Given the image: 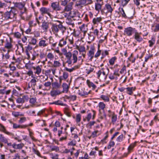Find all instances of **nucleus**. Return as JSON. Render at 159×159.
<instances>
[{"label":"nucleus","instance_id":"14","mask_svg":"<svg viewBox=\"0 0 159 159\" xmlns=\"http://www.w3.org/2000/svg\"><path fill=\"white\" fill-rule=\"evenodd\" d=\"M87 83L89 87L90 88L92 87V89L93 90L95 89L96 88V86L93 83L90 82L88 80H87Z\"/></svg>","mask_w":159,"mask_h":159},{"label":"nucleus","instance_id":"27","mask_svg":"<svg viewBox=\"0 0 159 159\" xmlns=\"http://www.w3.org/2000/svg\"><path fill=\"white\" fill-rule=\"evenodd\" d=\"M116 59V57H112L109 61L110 64L111 65H113L114 63V62Z\"/></svg>","mask_w":159,"mask_h":159},{"label":"nucleus","instance_id":"35","mask_svg":"<svg viewBox=\"0 0 159 159\" xmlns=\"http://www.w3.org/2000/svg\"><path fill=\"white\" fill-rule=\"evenodd\" d=\"M77 48L80 52H84L85 51V48L83 46L79 47Z\"/></svg>","mask_w":159,"mask_h":159},{"label":"nucleus","instance_id":"47","mask_svg":"<svg viewBox=\"0 0 159 159\" xmlns=\"http://www.w3.org/2000/svg\"><path fill=\"white\" fill-rule=\"evenodd\" d=\"M135 144H132L130 145L128 148V150L129 152H130L131 150L134 147Z\"/></svg>","mask_w":159,"mask_h":159},{"label":"nucleus","instance_id":"8","mask_svg":"<svg viewBox=\"0 0 159 159\" xmlns=\"http://www.w3.org/2000/svg\"><path fill=\"white\" fill-rule=\"evenodd\" d=\"M48 25V23L44 20L42 22V27L44 31L47 32V31L49 27Z\"/></svg>","mask_w":159,"mask_h":159},{"label":"nucleus","instance_id":"62","mask_svg":"<svg viewBox=\"0 0 159 159\" xmlns=\"http://www.w3.org/2000/svg\"><path fill=\"white\" fill-rule=\"evenodd\" d=\"M69 98L71 100L74 101L76 100V95H70L69 96Z\"/></svg>","mask_w":159,"mask_h":159},{"label":"nucleus","instance_id":"57","mask_svg":"<svg viewBox=\"0 0 159 159\" xmlns=\"http://www.w3.org/2000/svg\"><path fill=\"white\" fill-rule=\"evenodd\" d=\"M51 150L52 151H55L57 152L59 150V148L57 146H54L51 148Z\"/></svg>","mask_w":159,"mask_h":159},{"label":"nucleus","instance_id":"53","mask_svg":"<svg viewBox=\"0 0 159 159\" xmlns=\"http://www.w3.org/2000/svg\"><path fill=\"white\" fill-rule=\"evenodd\" d=\"M16 7L20 9H22L24 7V6L21 3H18L16 5Z\"/></svg>","mask_w":159,"mask_h":159},{"label":"nucleus","instance_id":"23","mask_svg":"<svg viewBox=\"0 0 159 159\" xmlns=\"http://www.w3.org/2000/svg\"><path fill=\"white\" fill-rule=\"evenodd\" d=\"M0 140L2 142L4 143H7V139L2 134L0 135Z\"/></svg>","mask_w":159,"mask_h":159},{"label":"nucleus","instance_id":"1","mask_svg":"<svg viewBox=\"0 0 159 159\" xmlns=\"http://www.w3.org/2000/svg\"><path fill=\"white\" fill-rule=\"evenodd\" d=\"M131 27H129L125 29L124 34L128 36H131L134 33V30Z\"/></svg>","mask_w":159,"mask_h":159},{"label":"nucleus","instance_id":"45","mask_svg":"<svg viewBox=\"0 0 159 159\" xmlns=\"http://www.w3.org/2000/svg\"><path fill=\"white\" fill-rule=\"evenodd\" d=\"M72 54L70 52H69L65 54L66 57V58H71L72 57Z\"/></svg>","mask_w":159,"mask_h":159},{"label":"nucleus","instance_id":"63","mask_svg":"<svg viewBox=\"0 0 159 159\" xmlns=\"http://www.w3.org/2000/svg\"><path fill=\"white\" fill-rule=\"evenodd\" d=\"M155 27V28L154 30V32H157L159 30V23L156 25Z\"/></svg>","mask_w":159,"mask_h":159},{"label":"nucleus","instance_id":"7","mask_svg":"<svg viewBox=\"0 0 159 159\" xmlns=\"http://www.w3.org/2000/svg\"><path fill=\"white\" fill-rule=\"evenodd\" d=\"M78 54V52L76 50H75L73 52V53L72 54L73 60V63H75L77 62V56Z\"/></svg>","mask_w":159,"mask_h":159},{"label":"nucleus","instance_id":"46","mask_svg":"<svg viewBox=\"0 0 159 159\" xmlns=\"http://www.w3.org/2000/svg\"><path fill=\"white\" fill-rule=\"evenodd\" d=\"M22 98L24 102L25 101H28L29 98L28 95H24L22 97Z\"/></svg>","mask_w":159,"mask_h":159},{"label":"nucleus","instance_id":"26","mask_svg":"<svg viewBox=\"0 0 159 159\" xmlns=\"http://www.w3.org/2000/svg\"><path fill=\"white\" fill-rule=\"evenodd\" d=\"M78 68V66H76L71 69H69L67 67H65V69L67 71L70 72L75 70V69Z\"/></svg>","mask_w":159,"mask_h":159},{"label":"nucleus","instance_id":"24","mask_svg":"<svg viewBox=\"0 0 159 159\" xmlns=\"http://www.w3.org/2000/svg\"><path fill=\"white\" fill-rule=\"evenodd\" d=\"M12 45L10 42L7 41V43L5 45V48L8 49H10L12 48Z\"/></svg>","mask_w":159,"mask_h":159},{"label":"nucleus","instance_id":"52","mask_svg":"<svg viewBox=\"0 0 159 159\" xmlns=\"http://www.w3.org/2000/svg\"><path fill=\"white\" fill-rule=\"evenodd\" d=\"M30 43H31V44H32L33 45H35L36 43V40L35 39L32 38L30 42Z\"/></svg>","mask_w":159,"mask_h":159},{"label":"nucleus","instance_id":"20","mask_svg":"<svg viewBox=\"0 0 159 159\" xmlns=\"http://www.w3.org/2000/svg\"><path fill=\"white\" fill-rule=\"evenodd\" d=\"M66 22L68 25H72V27H73L74 25V24L72 20L70 18H69L68 17H67L66 20Z\"/></svg>","mask_w":159,"mask_h":159},{"label":"nucleus","instance_id":"42","mask_svg":"<svg viewBox=\"0 0 159 159\" xmlns=\"http://www.w3.org/2000/svg\"><path fill=\"white\" fill-rule=\"evenodd\" d=\"M155 39L152 38V39L150 40L149 41V46L150 47H152L155 43Z\"/></svg>","mask_w":159,"mask_h":159},{"label":"nucleus","instance_id":"9","mask_svg":"<svg viewBox=\"0 0 159 159\" xmlns=\"http://www.w3.org/2000/svg\"><path fill=\"white\" fill-rule=\"evenodd\" d=\"M87 25H85V24H83L80 27V30L84 33L85 34L88 31V28H87Z\"/></svg>","mask_w":159,"mask_h":159},{"label":"nucleus","instance_id":"5","mask_svg":"<svg viewBox=\"0 0 159 159\" xmlns=\"http://www.w3.org/2000/svg\"><path fill=\"white\" fill-rule=\"evenodd\" d=\"M67 11L66 14H69L68 17L69 16L73 18L74 17H76V14L77 11Z\"/></svg>","mask_w":159,"mask_h":159},{"label":"nucleus","instance_id":"19","mask_svg":"<svg viewBox=\"0 0 159 159\" xmlns=\"http://www.w3.org/2000/svg\"><path fill=\"white\" fill-rule=\"evenodd\" d=\"M28 125H18L16 124L13 123V128L14 129H17V128H25L26 127H27Z\"/></svg>","mask_w":159,"mask_h":159},{"label":"nucleus","instance_id":"21","mask_svg":"<svg viewBox=\"0 0 159 159\" xmlns=\"http://www.w3.org/2000/svg\"><path fill=\"white\" fill-rule=\"evenodd\" d=\"M47 45L48 43H46V41L45 40H41L39 41V45L40 47H45Z\"/></svg>","mask_w":159,"mask_h":159},{"label":"nucleus","instance_id":"12","mask_svg":"<svg viewBox=\"0 0 159 159\" xmlns=\"http://www.w3.org/2000/svg\"><path fill=\"white\" fill-rule=\"evenodd\" d=\"M52 31L54 33H57L59 31V28H58V25L56 24H53L52 27Z\"/></svg>","mask_w":159,"mask_h":159},{"label":"nucleus","instance_id":"29","mask_svg":"<svg viewBox=\"0 0 159 159\" xmlns=\"http://www.w3.org/2000/svg\"><path fill=\"white\" fill-rule=\"evenodd\" d=\"M66 41L64 40L63 39H62L60 40L59 43V45L61 47H62L64 45L66 44Z\"/></svg>","mask_w":159,"mask_h":159},{"label":"nucleus","instance_id":"54","mask_svg":"<svg viewBox=\"0 0 159 159\" xmlns=\"http://www.w3.org/2000/svg\"><path fill=\"white\" fill-rule=\"evenodd\" d=\"M101 50L98 49V51H97V52L94 55V57L95 58L98 57H99L101 53Z\"/></svg>","mask_w":159,"mask_h":159},{"label":"nucleus","instance_id":"32","mask_svg":"<svg viewBox=\"0 0 159 159\" xmlns=\"http://www.w3.org/2000/svg\"><path fill=\"white\" fill-rule=\"evenodd\" d=\"M94 70V68L92 67H89L87 68V69H86V73L87 74H89L90 73L92 72Z\"/></svg>","mask_w":159,"mask_h":159},{"label":"nucleus","instance_id":"16","mask_svg":"<svg viewBox=\"0 0 159 159\" xmlns=\"http://www.w3.org/2000/svg\"><path fill=\"white\" fill-rule=\"evenodd\" d=\"M73 2H70L65 7L64 10H71L72 9Z\"/></svg>","mask_w":159,"mask_h":159},{"label":"nucleus","instance_id":"11","mask_svg":"<svg viewBox=\"0 0 159 159\" xmlns=\"http://www.w3.org/2000/svg\"><path fill=\"white\" fill-rule=\"evenodd\" d=\"M32 68H33L34 70H36V71L34 72L35 74L39 75L41 73V68L39 66H38L36 67L32 66Z\"/></svg>","mask_w":159,"mask_h":159},{"label":"nucleus","instance_id":"55","mask_svg":"<svg viewBox=\"0 0 159 159\" xmlns=\"http://www.w3.org/2000/svg\"><path fill=\"white\" fill-rule=\"evenodd\" d=\"M68 77V74L66 72H64L63 73V76L62 77L64 78V79L66 80Z\"/></svg>","mask_w":159,"mask_h":159},{"label":"nucleus","instance_id":"33","mask_svg":"<svg viewBox=\"0 0 159 159\" xmlns=\"http://www.w3.org/2000/svg\"><path fill=\"white\" fill-rule=\"evenodd\" d=\"M101 98L105 101L108 102L109 100L108 97L106 95H102L101 96Z\"/></svg>","mask_w":159,"mask_h":159},{"label":"nucleus","instance_id":"41","mask_svg":"<svg viewBox=\"0 0 159 159\" xmlns=\"http://www.w3.org/2000/svg\"><path fill=\"white\" fill-rule=\"evenodd\" d=\"M12 114L13 116H14L15 117H18V116L20 115L22 116V115L20 114V112H16L14 111L12 113Z\"/></svg>","mask_w":159,"mask_h":159},{"label":"nucleus","instance_id":"22","mask_svg":"<svg viewBox=\"0 0 159 159\" xmlns=\"http://www.w3.org/2000/svg\"><path fill=\"white\" fill-rule=\"evenodd\" d=\"M135 89V87H127L126 88V89L127 90L128 92V93L129 95H131L133 93V90H134Z\"/></svg>","mask_w":159,"mask_h":159},{"label":"nucleus","instance_id":"40","mask_svg":"<svg viewBox=\"0 0 159 159\" xmlns=\"http://www.w3.org/2000/svg\"><path fill=\"white\" fill-rule=\"evenodd\" d=\"M98 132V130L95 131L94 132H93L91 135V137H92L94 138L97 136V134Z\"/></svg>","mask_w":159,"mask_h":159},{"label":"nucleus","instance_id":"3","mask_svg":"<svg viewBox=\"0 0 159 159\" xmlns=\"http://www.w3.org/2000/svg\"><path fill=\"white\" fill-rule=\"evenodd\" d=\"M95 48L93 46H91L90 50L89 51L88 55L89 57H90L89 60L92 61L93 58Z\"/></svg>","mask_w":159,"mask_h":159},{"label":"nucleus","instance_id":"31","mask_svg":"<svg viewBox=\"0 0 159 159\" xmlns=\"http://www.w3.org/2000/svg\"><path fill=\"white\" fill-rule=\"evenodd\" d=\"M61 65L60 63L57 61H54L53 66L55 67H58Z\"/></svg>","mask_w":159,"mask_h":159},{"label":"nucleus","instance_id":"58","mask_svg":"<svg viewBox=\"0 0 159 159\" xmlns=\"http://www.w3.org/2000/svg\"><path fill=\"white\" fill-rule=\"evenodd\" d=\"M15 36L17 38H20L21 35V34L19 32L15 33L14 34Z\"/></svg>","mask_w":159,"mask_h":159},{"label":"nucleus","instance_id":"15","mask_svg":"<svg viewBox=\"0 0 159 159\" xmlns=\"http://www.w3.org/2000/svg\"><path fill=\"white\" fill-rule=\"evenodd\" d=\"M58 28L59 29V30H60L61 31L62 33L63 34L66 30V28L61 24H60L58 25Z\"/></svg>","mask_w":159,"mask_h":159},{"label":"nucleus","instance_id":"56","mask_svg":"<svg viewBox=\"0 0 159 159\" xmlns=\"http://www.w3.org/2000/svg\"><path fill=\"white\" fill-rule=\"evenodd\" d=\"M47 57L50 59H52L54 57V56L51 53H48L47 55Z\"/></svg>","mask_w":159,"mask_h":159},{"label":"nucleus","instance_id":"6","mask_svg":"<svg viewBox=\"0 0 159 159\" xmlns=\"http://www.w3.org/2000/svg\"><path fill=\"white\" fill-rule=\"evenodd\" d=\"M51 6L52 8L54 10H60L59 4L58 2H52Z\"/></svg>","mask_w":159,"mask_h":159},{"label":"nucleus","instance_id":"10","mask_svg":"<svg viewBox=\"0 0 159 159\" xmlns=\"http://www.w3.org/2000/svg\"><path fill=\"white\" fill-rule=\"evenodd\" d=\"M62 87L63 89V91L62 92V93H67L69 89V86L68 84L66 83H63L62 84Z\"/></svg>","mask_w":159,"mask_h":159},{"label":"nucleus","instance_id":"59","mask_svg":"<svg viewBox=\"0 0 159 159\" xmlns=\"http://www.w3.org/2000/svg\"><path fill=\"white\" fill-rule=\"evenodd\" d=\"M16 102L18 103H23L24 102L22 98H18L16 100Z\"/></svg>","mask_w":159,"mask_h":159},{"label":"nucleus","instance_id":"43","mask_svg":"<svg viewBox=\"0 0 159 159\" xmlns=\"http://www.w3.org/2000/svg\"><path fill=\"white\" fill-rule=\"evenodd\" d=\"M89 92H88L86 91H83V92H80L79 93V94L81 95V96H84L85 95H88L89 93Z\"/></svg>","mask_w":159,"mask_h":159},{"label":"nucleus","instance_id":"60","mask_svg":"<svg viewBox=\"0 0 159 159\" xmlns=\"http://www.w3.org/2000/svg\"><path fill=\"white\" fill-rule=\"evenodd\" d=\"M26 120V118L25 117H23L20 118V120H19V122L20 123H22Z\"/></svg>","mask_w":159,"mask_h":159},{"label":"nucleus","instance_id":"36","mask_svg":"<svg viewBox=\"0 0 159 159\" xmlns=\"http://www.w3.org/2000/svg\"><path fill=\"white\" fill-rule=\"evenodd\" d=\"M81 116V115L80 114H78L76 115V121L77 123H79L80 121Z\"/></svg>","mask_w":159,"mask_h":159},{"label":"nucleus","instance_id":"39","mask_svg":"<svg viewBox=\"0 0 159 159\" xmlns=\"http://www.w3.org/2000/svg\"><path fill=\"white\" fill-rule=\"evenodd\" d=\"M123 134H121L116 139V141L119 142H120L123 140Z\"/></svg>","mask_w":159,"mask_h":159},{"label":"nucleus","instance_id":"18","mask_svg":"<svg viewBox=\"0 0 159 159\" xmlns=\"http://www.w3.org/2000/svg\"><path fill=\"white\" fill-rule=\"evenodd\" d=\"M60 92H58L56 90H52L50 92V94L52 97H55L57 95H59L60 94Z\"/></svg>","mask_w":159,"mask_h":159},{"label":"nucleus","instance_id":"38","mask_svg":"<svg viewBox=\"0 0 159 159\" xmlns=\"http://www.w3.org/2000/svg\"><path fill=\"white\" fill-rule=\"evenodd\" d=\"M76 14V17H78L79 18L82 17L84 15V13H83L82 12L81 13L80 12H78V11H77Z\"/></svg>","mask_w":159,"mask_h":159},{"label":"nucleus","instance_id":"17","mask_svg":"<svg viewBox=\"0 0 159 159\" xmlns=\"http://www.w3.org/2000/svg\"><path fill=\"white\" fill-rule=\"evenodd\" d=\"M61 84L57 82H55L52 84V86L54 89H57L60 87Z\"/></svg>","mask_w":159,"mask_h":159},{"label":"nucleus","instance_id":"2","mask_svg":"<svg viewBox=\"0 0 159 159\" xmlns=\"http://www.w3.org/2000/svg\"><path fill=\"white\" fill-rule=\"evenodd\" d=\"M15 14L12 11H7L4 15V17L6 19L10 18H12L14 17Z\"/></svg>","mask_w":159,"mask_h":159},{"label":"nucleus","instance_id":"50","mask_svg":"<svg viewBox=\"0 0 159 159\" xmlns=\"http://www.w3.org/2000/svg\"><path fill=\"white\" fill-rule=\"evenodd\" d=\"M127 16L128 17H132L134 15L133 12H132L131 13L129 11L127 12H126Z\"/></svg>","mask_w":159,"mask_h":159},{"label":"nucleus","instance_id":"4","mask_svg":"<svg viewBox=\"0 0 159 159\" xmlns=\"http://www.w3.org/2000/svg\"><path fill=\"white\" fill-rule=\"evenodd\" d=\"M87 0H79L76 2L75 6V7H82L83 5H87Z\"/></svg>","mask_w":159,"mask_h":159},{"label":"nucleus","instance_id":"49","mask_svg":"<svg viewBox=\"0 0 159 159\" xmlns=\"http://www.w3.org/2000/svg\"><path fill=\"white\" fill-rule=\"evenodd\" d=\"M95 9L96 10H99L101 8V5L99 3H97L95 4Z\"/></svg>","mask_w":159,"mask_h":159},{"label":"nucleus","instance_id":"37","mask_svg":"<svg viewBox=\"0 0 159 159\" xmlns=\"http://www.w3.org/2000/svg\"><path fill=\"white\" fill-rule=\"evenodd\" d=\"M61 101L59 100H58L57 101H55V102H54L52 103H51V104H55L57 105H60L62 106L64 105V104L63 103H61Z\"/></svg>","mask_w":159,"mask_h":159},{"label":"nucleus","instance_id":"25","mask_svg":"<svg viewBox=\"0 0 159 159\" xmlns=\"http://www.w3.org/2000/svg\"><path fill=\"white\" fill-rule=\"evenodd\" d=\"M36 77L35 78H33V79H32L31 81H30V83H31V87H32L33 86L34 87L36 85V82L37 81L36 79Z\"/></svg>","mask_w":159,"mask_h":159},{"label":"nucleus","instance_id":"61","mask_svg":"<svg viewBox=\"0 0 159 159\" xmlns=\"http://www.w3.org/2000/svg\"><path fill=\"white\" fill-rule=\"evenodd\" d=\"M68 2V1L67 0H64L63 1H61V5L64 6H66Z\"/></svg>","mask_w":159,"mask_h":159},{"label":"nucleus","instance_id":"44","mask_svg":"<svg viewBox=\"0 0 159 159\" xmlns=\"http://www.w3.org/2000/svg\"><path fill=\"white\" fill-rule=\"evenodd\" d=\"M36 98H32L30 100V102L32 104H34L36 102Z\"/></svg>","mask_w":159,"mask_h":159},{"label":"nucleus","instance_id":"64","mask_svg":"<svg viewBox=\"0 0 159 159\" xmlns=\"http://www.w3.org/2000/svg\"><path fill=\"white\" fill-rule=\"evenodd\" d=\"M105 9H107L108 10H112L111 5L109 4H106L105 5Z\"/></svg>","mask_w":159,"mask_h":159},{"label":"nucleus","instance_id":"51","mask_svg":"<svg viewBox=\"0 0 159 159\" xmlns=\"http://www.w3.org/2000/svg\"><path fill=\"white\" fill-rule=\"evenodd\" d=\"M27 74L29 76H31V77L32 78H35V77L33 75V73L32 70H29L27 73Z\"/></svg>","mask_w":159,"mask_h":159},{"label":"nucleus","instance_id":"30","mask_svg":"<svg viewBox=\"0 0 159 159\" xmlns=\"http://www.w3.org/2000/svg\"><path fill=\"white\" fill-rule=\"evenodd\" d=\"M102 73L103 75H106V74L105 72L103 71H102L101 70H99L98 72L97 73L98 75V79H99L100 78V75Z\"/></svg>","mask_w":159,"mask_h":159},{"label":"nucleus","instance_id":"34","mask_svg":"<svg viewBox=\"0 0 159 159\" xmlns=\"http://www.w3.org/2000/svg\"><path fill=\"white\" fill-rule=\"evenodd\" d=\"M101 20V18L99 17L93 19V21L94 24H96L97 22H99Z\"/></svg>","mask_w":159,"mask_h":159},{"label":"nucleus","instance_id":"48","mask_svg":"<svg viewBox=\"0 0 159 159\" xmlns=\"http://www.w3.org/2000/svg\"><path fill=\"white\" fill-rule=\"evenodd\" d=\"M99 107L102 109H103L105 107V104L102 102H100L99 104Z\"/></svg>","mask_w":159,"mask_h":159},{"label":"nucleus","instance_id":"28","mask_svg":"<svg viewBox=\"0 0 159 159\" xmlns=\"http://www.w3.org/2000/svg\"><path fill=\"white\" fill-rule=\"evenodd\" d=\"M116 12L119 14H121L122 15V16L125 18L127 17V16L124 12V11H116Z\"/></svg>","mask_w":159,"mask_h":159},{"label":"nucleus","instance_id":"13","mask_svg":"<svg viewBox=\"0 0 159 159\" xmlns=\"http://www.w3.org/2000/svg\"><path fill=\"white\" fill-rule=\"evenodd\" d=\"M134 39L139 42H141L143 40V39L139 36V34L138 32L135 33Z\"/></svg>","mask_w":159,"mask_h":159}]
</instances>
